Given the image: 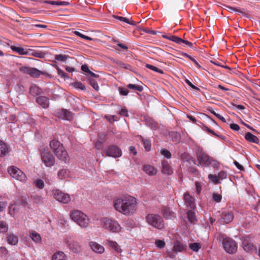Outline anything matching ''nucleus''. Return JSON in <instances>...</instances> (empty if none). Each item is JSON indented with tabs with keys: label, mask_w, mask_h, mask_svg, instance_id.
Masks as SVG:
<instances>
[{
	"label": "nucleus",
	"mask_w": 260,
	"mask_h": 260,
	"mask_svg": "<svg viewBox=\"0 0 260 260\" xmlns=\"http://www.w3.org/2000/svg\"><path fill=\"white\" fill-rule=\"evenodd\" d=\"M137 199L129 195L120 196L113 201L114 209L125 215L133 214L137 210Z\"/></svg>",
	"instance_id": "nucleus-1"
},
{
	"label": "nucleus",
	"mask_w": 260,
	"mask_h": 260,
	"mask_svg": "<svg viewBox=\"0 0 260 260\" xmlns=\"http://www.w3.org/2000/svg\"><path fill=\"white\" fill-rule=\"evenodd\" d=\"M50 147L56 157L60 160L66 162L69 160V155L63 145L56 140L50 142Z\"/></svg>",
	"instance_id": "nucleus-2"
},
{
	"label": "nucleus",
	"mask_w": 260,
	"mask_h": 260,
	"mask_svg": "<svg viewBox=\"0 0 260 260\" xmlns=\"http://www.w3.org/2000/svg\"><path fill=\"white\" fill-rule=\"evenodd\" d=\"M100 224L104 229L112 233H119L121 227L116 220L108 217H103L100 219Z\"/></svg>",
	"instance_id": "nucleus-3"
},
{
	"label": "nucleus",
	"mask_w": 260,
	"mask_h": 260,
	"mask_svg": "<svg viewBox=\"0 0 260 260\" xmlns=\"http://www.w3.org/2000/svg\"><path fill=\"white\" fill-rule=\"evenodd\" d=\"M196 155L197 161L201 166L207 167L210 165L212 166L216 165V161L204 152L202 148L199 147L197 149Z\"/></svg>",
	"instance_id": "nucleus-4"
},
{
	"label": "nucleus",
	"mask_w": 260,
	"mask_h": 260,
	"mask_svg": "<svg viewBox=\"0 0 260 260\" xmlns=\"http://www.w3.org/2000/svg\"><path fill=\"white\" fill-rule=\"evenodd\" d=\"M70 217L81 228H85L89 225V218L86 214L79 210H76L72 211L70 213Z\"/></svg>",
	"instance_id": "nucleus-5"
},
{
	"label": "nucleus",
	"mask_w": 260,
	"mask_h": 260,
	"mask_svg": "<svg viewBox=\"0 0 260 260\" xmlns=\"http://www.w3.org/2000/svg\"><path fill=\"white\" fill-rule=\"evenodd\" d=\"M147 223L153 228L162 230L165 227L163 218L157 214H148L146 217Z\"/></svg>",
	"instance_id": "nucleus-6"
},
{
	"label": "nucleus",
	"mask_w": 260,
	"mask_h": 260,
	"mask_svg": "<svg viewBox=\"0 0 260 260\" xmlns=\"http://www.w3.org/2000/svg\"><path fill=\"white\" fill-rule=\"evenodd\" d=\"M41 159L46 167L50 168L55 163V158L48 148H45L41 151Z\"/></svg>",
	"instance_id": "nucleus-7"
},
{
	"label": "nucleus",
	"mask_w": 260,
	"mask_h": 260,
	"mask_svg": "<svg viewBox=\"0 0 260 260\" xmlns=\"http://www.w3.org/2000/svg\"><path fill=\"white\" fill-rule=\"evenodd\" d=\"M222 244L224 250L226 252L233 254L237 250V244L232 239L226 238L223 239Z\"/></svg>",
	"instance_id": "nucleus-8"
},
{
	"label": "nucleus",
	"mask_w": 260,
	"mask_h": 260,
	"mask_svg": "<svg viewBox=\"0 0 260 260\" xmlns=\"http://www.w3.org/2000/svg\"><path fill=\"white\" fill-rule=\"evenodd\" d=\"M8 171L11 176L20 181H25L26 180V176L25 174L19 168L11 166L8 168Z\"/></svg>",
	"instance_id": "nucleus-9"
},
{
	"label": "nucleus",
	"mask_w": 260,
	"mask_h": 260,
	"mask_svg": "<svg viewBox=\"0 0 260 260\" xmlns=\"http://www.w3.org/2000/svg\"><path fill=\"white\" fill-rule=\"evenodd\" d=\"M54 199L63 204H68L71 201V197L68 193L62 192L59 189H53L52 191Z\"/></svg>",
	"instance_id": "nucleus-10"
},
{
	"label": "nucleus",
	"mask_w": 260,
	"mask_h": 260,
	"mask_svg": "<svg viewBox=\"0 0 260 260\" xmlns=\"http://www.w3.org/2000/svg\"><path fill=\"white\" fill-rule=\"evenodd\" d=\"M106 154L108 156L116 158L121 156L122 152L118 147L111 145L106 149Z\"/></svg>",
	"instance_id": "nucleus-11"
},
{
	"label": "nucleus",
	"mask_w": 260,
	"mask_h": 260,
	"mask_svg": "<svg viewBox=\"0 0 260 260\" xmlns=\"http://www.w3.org/2000/svg\"><path fill=\"white\" fill-rule=\"evenodd\" d=\"M20 71L23 73L28 74L32 77H39L41 74V72L36 68H29L23 66L20 68Z\"/></svg>",
	"instance_id": "nucleus-12"
},
{
	"label": "nucleus",
	"mask_w": 260,
	"mask_h": 260,
	"mask_svg": "<svg viewBox=\"0 0 260 260\" xmlns=\"http://www.w3.org/2000/svg\"><path fill=\"white\" fill-rule=\"evenodd\" d=\"M219 221L222 224H228L231 222L234 218V214L231 211H223L220 215Z\"/></svg>",
	"instance_id": "nucleus-13"
},
{
	"label": "nucleus",
	"mask_w": 260,
	"mask_h": 260,
	"mask_svg": "<svg viewBox=\"0 0 260 260\" xmlns=\"http://www.w3.org/2000/svg\"><path fill=\"white\" fill-rule=\"evenodd\" d=\"M57 115L58 118L63 120L70 121L73 119L72 113L66 109H63L58 110L57 112Z\"/></svg>",
	"instance_id": "nucleus-14"
},
{
	"label": "nucleus",
	"mask_w": 260,
	"mask_h": 260,
	"mask_svg": "<svg viewBox=\"0 0 260 260\" xmlns=\"http://www.w3.org/2000/svg\"><path fill=\"white\" fill-rule=\"evenodd\" d=\"M183 200L185 205L189 207L190 209H193L196 207L195 199L191 196L188 192L184 194Z\"/></svg>",
	"instance_id": "nucleus-15"
},
{
	"label": "nucleus",
	"mask_w": 260,
	"mask_h": 260,
	"mask_svg": "<svg viewBox=\"0 0 260 260\" xmlns=\"http://www.w3.org/2000/svg\"><path fill=\"white\" fill-rule=\"evenodd\" d=\"M36 102L43 108H47L49 105V99L45 96L37 97Z\"/></svg>",
	"instance_id": "nucleus-16"
},
{
	"label": "nucleus",
	"mask_w": 260,
	"mask_h": 260,
	"mask_svg": "<svg viewBox=\"0 0 260 260\" xmlns=\"http://www.w3.org/2000/svg\"><path fill=\"white\" fill-rule=\"evenodd\" d=\"M89 245L91 249L95 252L101 254L104 253L105 251L104 247L95 242H90Z\"/></svg>",
	"instance_id": "nucleus-17"
},
{
	"label": "nucleus",
	"mask_w": 260,
	"mask_h": 260,
	"mask_svg": "<svg viewBox=\"0 0 260 260\" xmlns=\"http://www.w3.org/2000/svg\"><path fill=\"white\" fill-rule=\"evenodd\" d=\"M250 238L249 237H244L243 238L242 244L244 249L248 252L254 249L253 244L249 242Z\"/></svg>",
	"instance_id": "nucleus-18"
},
{
	"label": "nucleus",
	"mask_w": 260,
	"mask_h": 260,
	"mask_svg": "<svg viewBox=\"0 0 260 260\" xmlns=\"http://www.w3.org/2000/svg\"><path fill=\"white\" fill-rule=\"evenodd\" d=\"M162 170L161 172L163 174L167 175H171L173 173V170L171 167L170 166L168 161L164 160L161 162Z\"/></svg>",
	"instance_id": "nucleus-19"
},
{
	"label": "nucleus",
	"mask_w": 260,
	"mask_h": 260,
	"mask_svg": "<svg viewBox=\"0 0 260 260\" xmlns=\"http://www.w3.org/2000/svg\"><path fill=\"white\" fill-rule=\"evenodd\" d=\"M186 245L185 244L180 242L179 241H175L174 242L173 249L176 252H182L186 250Z\"/></svg>",
	"instance_id": "nucleus-20"
},
{
	"label": "nucleus",
	"mask_w": 260,
	"mask_h": 260,
	"mask_svg": "<svg viewBox=\"0 0 260 260\" xmlns=\"http://www.w3.org/2000/svg\"><path fill=\"white\" fill-rule=\"evenodd\" d=\"M244 137L245 140L248 142L255 144H258L259 143V139L258 138L252 135L250 132L246 133Z\"/></svg>",
	"instance_id": "nucleus-21"
},
{
	"label": "nucleus",
	"mask_w": 260,
	"mask_h": 260,
	"mask_svg": "<svg viewBox=\"0 0 260 260\" xmlns=\"http://www.w3.org/2000/svg\"><path fill=\"white\" fill-rule=\"evenodd\" d=\"M105 243L113 249L116 252L120 253L122 251L119 245L115 241L107 240L105 241Z\"/></svg>",
	"instance_id": "nucleus-22"
},
{
	"label": "nucleus",
	"mask_w": 260,
	"mask_h": 260,
	"mask_svg": "<svg viewBox=\"0 0 260 260\" xmlns=\"http://www.w3.org/2000/svg\"><path fill=\"white\" fill-rule=\"evenodd\" d=\"M69 248L73 252H79L81 250V247L79 243L77 241H72L69 243Z\"/></svg>",
	"instance_id": "nucleus-23"
},
{
	"label": "nucleus",
	"mask_w": 260,
	"mask_h": 260,
	"mask_svg": "<svg viewBox=\"0 0 260 260\" xmlns=\"http://www.w3.org/2000/svg\"><path fill=\"white\" fill-rule=\"evenodd\" d=\"M143 171L148 175L152 176L156 174L157 171L153 166L149 165H145L143 167Z\"/></svg>",
	"instance_id": "nucleus-24"
},
{
	"label": "nucleus",
	"mask_w": 260,
	"mask_h": 260,
	"mask_svg": "<svg viewBox=\"0 0 260 260\" xmlns=\"http://www.w3.org/2000/svg\"><path fill=\"white\" fill-rule=\"evenodd\" d=\"M11 49L15 52H16L20 55H27L30 54L29 52H28V49H24L19 47H16L15 46H11Z\"/></svg>",
	"instance_id": "nucleus-25"
},
{
	"label": "nucleus",
	"mask_w": 260,
	"mask_h": 260,
	"mask_svg": "<svg viewBox=\"0 0 260 260\" xmlns=\"http://www.w3.org/2000/svg\"><path fill=\"white\" fill-rule=\"evenodd\" d=\"M66 255L62 251L55 252L52 256V260H67Z\"/></svg>",
	"instance_id": "nucleus-26"
},
{
	"label": "nucleus",
	"mask_w": 260,
	"mask_h": 260,
	"mask_svg": "<svg viewBox=\"0 0 260 260\" xmlns=\"http://www.w3.org/2000/svg\"><path fill=\"white\" fill-rule=\"evenodd\" d=\"M8 148L6 144L0 140V157H3L8 153Z\"/></svg>",
	"instance_id": "nucleus-27"
},
{
	"label": "nucleus",
	"mask_w": 260,
	"mask_h": 260,
	"mask_svg": "<svg viewBox=\"0 0 260 260\" xmlns=\"http://www.w3.org/2000/svg\"><path fill=\"white\" fill-rule=\"evenodd\" d=\"M19 206L16 203L12 204L9 207V213L11 216H13L15 213L18 212Z\"/></svg>",
	"instance_id": "nucleus-28"
},
{
	"label": "nucleus",
	"mask_w": 260,
	"mask_h": 260,
	"mask_svg": "<svg viewBox=\"0 0 260 260\" xmlns=\"http://www.w3.org/2000/svg\"><path fill=\"white\" fill-rule=\"evenodd\" d=\"M7 241L9 244L15 245L18 243V238L17 236H15L14 234H9L7 236Z\"/></svg>",
	"instance_id": "nucleus-29"
},
{
	"label": "nucleus",
	"mask_w": 260,
	"mask_h": 260,
	"mask_svg": "<svg viewBox=\"0 0 260 260\" xmlns=\"http://www.w3.org/2000/svg\"><path fill=\"white\" fill-rule=\"evenodd\" d=\"M29 236L32 239V240L36 243H40L41 241V237L40 234L36 232H30Z\"/></svg>",
	"instance_id": "nucleus-30"
},
{
	"label": "nucleus",
	"mask_w": 260,
	"mask_h": 260,
	"mask_svg": "<svg viewBox=\"0 0 260 260\" xmlns=\"http://www.w3.org/2000/svg\"><path fill=\"white\" fill-rule=\"evenodd\" d=\"M29 92L32 95H36L40 94L42 91L38 86L34 85L30 86L29 88Z\"/></svg>",
	"instance_id": "nucleus-31"
},
{
	"label": "nucleus",
	"mask_w": 260,
	"mask_h": 260,
	"mask_svg": "<svg viewBox=\"0 0 260 260\" xmlns=\"http://www.w3.org/2000/svg\"><path fill=\"white\" fill-rule=\"evenodd\" d=\"M169 136L171 138L172 141L176 143H179L180 141V136L176 132H172L170 133Z\"/></svg>",
	"instance_id": "nucleus-32"
},
{
	"label": "nucleus",
	"mask_w": 260,
	"mask_h": 260,
	"mask_svg": "<svg viewBox=\"0 0 260 260\" xmlns=\"http://www.w3.org/2000/svg\"><path fill=\"white\" fill-rule=\"evenodd\" d=\"M69 173L70 172L68 170L62 169L58 172V176L59 179H63L69 175Z\"/></svg>",
	"instance_id": "nucleus-33"
},
{
	"label": "nucleus",
	"mask_w": 260,
	"mask_h": 260,
	"mask_svg": "<svg viewBox=\"0 0 260 260\" xmlns=\"http://www.w3.org/2000/svg\"><path fill=\"white\" fill-rule=\"evenodd\" d=\"M164 215L168 218H170L174 216V213L170 210L167 207H165L162 210Z\"/></svg>",
	"instance_id": "nucleus-34"
},
{
	"label": "nucleus",
	"mask_w": 260,
	"mask_h": 260,
	"mask_svg": "<svg viewBox=\"0 0 260 260\" xmlns=\"http://www.w3.org/2000/svg\"><path fill=\"white\" fill-rule=\"evenodd\" d=\"M28 52L30 53L28 55H31L36 57L43 58L44 57L43 53L40 51H37L32 49H28Z\"/></svg>",
	"instance_id": "nucleus-35"
},
{
	"label": "nucleus",
	"mask_w": 260,
	"mask_h": 260,
	"mask_svg": "<svg viewBox=\"0 0 260 260\" xmlns=\"http://www.w3.org/2000/svg\"><path fill=\"white\" fill-rule=\"evenodd\" d=\"M164 38L169 39V40H171L178 44H181V41H182V39L181 38L174 36H171L170 37L164 36Z\"/></svg>",
	"instance_id": "nucleus-36"
},
{
	"label": "nucleus",
	"mask_w": 260,
	"mask_h": 260,
	"mask_svg": "<svg viewBox=\"0 0 260 260\" xmlns=\"http://www.w3.org/2000/svg\"><path fill=\"white\" fill-rule=\"evenodd\" d=\"M127 87L128 89L136 90L139 91H142L143 90V86L139 85L129 84L127 85Z\"/></svg>",
	"instance_id": "nucleus-37"
},
{
	"label": "nucleus",
	"mask_w": 260,
	"mask_h": 260,
	"mask_svg": "<svg viewBox=\"0 0 260 260\" xmlns=\"http://www.w3.org/2000/svg\"><path fill=\"white\" fill-rule=\"evenodd\" d=\"M187 214L188 220L190 222V223H194L196 220V215L194 212L191 211H188L187 213Z\"/></svg>",
	"instance_id": "nucleus-38"
},
{
	"label": "nucleus",
	"mask_w": 260,
	"mask_h": 260,
	"mask_svg": "<svg viewBox=\"0 0 260 260\" xmlns=\"http://www.w3.org/2000/svg\"><path fill=\"white\" fill-rule=\"evenodd\" d=\"M8 225L6 222L0 221V233H4L8 231Z\"/></svg>",
	"instance_id": "nucleus-39"
},
{
	"label": "nucleus",
	"mask_w": 260,
	"mask_h": 260,
	"mask_svg": "<svg viewBox=\"0 0 260 260\" xmlns=\"http://www.w3.org/2000/svg\"><path fill=\"white\" fill-rule=\"evenodd\" d=\"M72 85L76 89H79L82 90H85L86 87L80 82H75L72 83Z\"/></svg>",
	"instance_id": "nucleus-40"
},
{
	"label": "nucleus",
	"mask_w": 260,
	"mask_h": 260,
	"mask_svg": "<svg viewBox=\"0 0 260 260\" xmlns=\"http://www.w3.org/2000/svg\"><path fill=\"white\" fill-rule=\"evenodd\" d=\"M181 158L183 161L188 162L189 164L191 162H193V160L191 159V156L186 153H184L181 154Z\"/></svg>",
	"instance_id": "nucleus-41"
},
{
	"label": "nucleus",
	"mask_w": 260,
	"mask_h": 260,
	"mask_svg": "<svg viewBox=\"0 0 260 260\" xmlns=\"http://www.w3.org/2000/svg\"><path fill=\"white\" fill-rule=\"evenodd\" d=\"M189 248L193 251L197 252L201 248V245L199 243L189 244Z\"/></svg>",
	"instance_id": "nucleus-42"
},
{
	"label": "nucleus",
	"mask_w": 260,
	"mask_h": 260,
	"mask_svg": "<svg viewBox=\"0 0 260 260\" xmlns=\"http://www.w3.org/2000/svg\"><path fill=\"white\" fill-rule=\"evenodd\" d=\"M146 67L151 70H152L153 71H155L157 73H160V74H164V72L162 70L156 68L155 66H153L152 65L149 64H146Z\"/></svg>",
	"instance_id": "nucleus-43"
},
{
	"label": "nucleus",
	"mask_w": 260,
	"mask_h": 260,
	"mask_svg": "<svg viewBox=\"0 0 260 260\" xmlns=\"http://www.w3.org/2000/svg\"><path fill=\"white\" fill-rule=\"evenodd\" d=\"M69 57L68 55H63V54H58L56 55L55 56V59L59 61L64 62L66 61L67 58Z\"/></svg>",
	"instance_id": "nucleus-44"
},
{
	"label": "nucleus",
	"mask_w": 260,
	"mask_h": 260,
	"mask_svg": "<svg viewBox=\"0 0 260 260\" xmlns=\"http://www.w3.org/2000/svg\"><path fill=\"white\" fill-rule=\"evenodd\" d=\"M143 146L147 151H149L151 149V143L149 140H144L142 139Z\"/></svg>",
	"instance_id": "nucleus-45"
},
{
	"label": "nucleus",
	"mask_w": 260,
	"mask_h": 260,
	"mask_svg": "<svg viewBox=\"0 0 260 260\" xmlns=\"http://www.w3.org/2000/svg\"><path fill=\"white\" fill-rule=\"evenodd\" d=\"M208 177L215 184H217L220 183V180L219 179L218 175L217 176L216 175L209 174V176H208Z\"/></svg>",
	"instance_id": "nucleus-46"
},
{
	"label": "nucleus",
	"mask_w": 260,
	"mask_h": 260,
	"mask_svg": "<svg viewBox=\"0 0 260 260\" xmlns=\"http://www.w3.org/2000/svg\"><path fill=\"white\" fill-rule=\"evenodd\" d=\"M34 183L36 186L40 189H43L44 187V181L41 179H37L35 182Z\"/></svg>",
	"instance_id": "nucleus-47"
},
{
	"label": "nucleus",
	"mask_w": 260,
	"mask_h": 260,
	"mask_svg": "<svg viewBox=\"0 0 260 260\" xmlns=\"http://www.w3.org/2000/svg\"><path fill=\"white\" fill-rule=\"evenodd\" d=\"M114 17L116 19H118V20H119L120 21L125 22H126L127 24H132V25H135V22L133 21L132 22H131L125 17H121V16H114Z\"/></svg>",
	"instance_id": "nucleus-48"
},
{
	"label": "nucleus",
	"mask_w": 260,
	"mask_h": 260,
	"mask_svg": "<svg viewBox=\"0 0 260 260\" xmlns=\"http://www.w3.org/2000/svg\"><path fill=\"white\" fill-rule=\"evenodd\" d=\"M119 92L121 95L126 96L127 95L129 91L127 89L122 87H119L118 89Z\"/></svg>",
	"instance_id": "nucleus-49"
},
{
	"label": "nucleus",
	"mask_w": 260,
	"mask_h": 260,
	"mask_svg": "<svg viewBox=\"0 0 260 260\" xmlns=\"http://www.w3.org/2000/svg\"><path fill=\"white\" fill-rule=\"evenodd\" d=\"M213 200L217 203L221 202L222 199V196L221 194L217 193H213L212 194Z\"/></svg>",
	"instance_id": "nucleus-50"
},
{
	"label": "nucleus",
	"mask_w": 260,
	"mask_h": 260,
	"mask_svg": "<svg viewBox=\"0 0 260 260\" xmlns=\"http://www.w3.org/2000/svg\"><path fill=\"white\" fill-rule=\"evenodd\" d=\"M117 63L118 65V66L121 68H123L128 70H132V66L129 64H126L122 62H118Z\"/></svg>",
	"instance_id": "nucleus-51"
},
{
	"label": "nucleus",
	"mask_w": 260,
	"mask_h": 260,
	"mask_svg": "<svg viewBox=\"0 0 260 260\" xmlns=\"http://www.w3.org/2000/svg\"><path fill=\"white\" fill-rule=\"evenodd\" d=\"M155 243V245L157 246V247L159 249H161V248H164L165 246V242L163 240H156Z\"/></svg>",
	"instance_id": "nucleus-52"
},
{
	"label": "nucleus",
	"mask_w": 260,
	"mask_h": 260,
	"mask_svg": "<svg viewBox=\"0 0 260 260\" xmlns=\"http://www.w3.org/2000/svg\"><path fill=\"white\" fill-rule=\"evenodd\" d=\"M161 154L168 159L170 158L172 156L171 152L167 149H162L161 151Z\"/></svg>",
	"instance_id": "nucleus-53"
},
{
	"label": "nucleus",
	"mask_w": 260,
	"mask_h": 260,
	"mask_svg": "<svg viewBox=\"0 0 260 260\" xmlns=\"http://www.w3.org/2000/svg\"><path fill=\"white\" fill-rule=\"evenodd\" d=\"M210 112L213 114V115H214L216 117H217L218 119H219L220 120H221L222 122H226V120L221 115H220V114L217 113L215 112V111L213 110H210Z\"/></svg>",
	"instance_id": "nucleus-54"
},
{
	"label": "nucleus",
	"mask_w": 260,
	"mask_h": 260,
	"mask_svg": "<svg viewBox=\"0 0 260 260\" xmlns=\"http://www.w3.org/2000/svg\"><path fill=\"white\" fill-rule=\"evenodd\" d=\"M90 84L92 86V87L96 91H98L99 89V86L98 84L93 79H89Z\"/></svg>",
	"instance_id": "nucleus-55"
},
{
	"label": "nucleus",
	"mask_w": 260,
	"mask_h": 260,
	"mask_svg": "<svg viewBox=\"0 0 260 260\" xmlns=\"http://www.w3.org/2000/svg\"><path fill=\"white\" fill-rule=\"evenodd\" d=\"M218 177L219 178V180H223L226 178L227 173L225 171H221L220 172H219L218 174Z\"/></svg>",
	"instance_id": "nucleus-56"
},
{
	"label": "nucleus",
	"mask_w": 260,
	"mask_h": 260,
	"mask_svg": "<svg viewBox=\"0 0 260 260\" xmlns=\"http://www.w3.org/2000/svg\"><path fill=\"white\" fill-rule=\"evenodd\" d=\"M75 34L77 36H79V37H81V38H82L83 39H86L87 40H92V38H91L90 37H89L88 36H85V35H83L82 34L80 33L79 31H75Z\"/></svg>",
	"instance_id": "nucleus-57"
},
{
	"label": "nucleus",
	"mask_w": 260,
	"mask_h": 260,
	"mask_svg": "<svg viewBox=\"0 0 260 260\" xmlns=\"http://www.w3.org/2000/svg\"><path fill=\"white\" fill-rule=\"evenodd\" d=\"M230 127L233 131H238L240 129V126L236 123L230 124Z\"/></svg>",
	"instance_id": "nucleus-58"
},
{
	"label": "nucleus",
	"mask_w": 260,
	"mask_h": 260,
	"mask_svg": "<svg viewBox=\"0 0 260 260\" xmlns=\"http://www.w3.org/2000/svg\"><path fill=\"white\" fill-rule=\"evenodd\" d=\"M196 192L198 194H200L202 190V186L201 183L199 182H196Z\"/></svg>",
	"instance_id": "nucleus-59"
},
{
	"label": "nucleus",
	"mask_w": 260,
	"mask_h": 260,
	"mask_svg": "<svg viewBox=\"0 0 260 260\" xmlns=\"http://www.w3.org/2000/svg\"><path fill=\"white\" fill-rule=\"evenodd\" d=\"M8 253V250L5 247H0V255L5 256Z\"/></svg>",
	"instance_id": "nucleus-60"
},
{
	"label": "nucleus",
	"mask_w": 260,
	"mask_h": 260,
	"mask_svg": "<svg viewBox=\"0 0 260 260\" xmlns=\"http://www.w3.org/2000/svg\"><path fill=\"white\" fill-rule=\"evenodd\" d=\"M7 203L5 202H0V212L3 211L6 208Z\"/></svg>",
	"instance_id": "nucleus-61"
},
{
	"label": "nucleus",
	"mask_w": 260,
	"mask_h": 260,
	"mask_svg": "<svg viewBox=\"0 0 260 260\" xmlns=\"http://www.w3.org/2000/svg\"><path fill=\"white\" fill-rule=\"evenodd\" d=\"M119 114L123 116H126V117H127L128 116V111L126 109H122L120 112H119Z\"/></svg>",
	"instance_id": "nucleus-62"
},
{
	"label": "nucleus",
	"mask_w": 260,
	"mask_h": 260,
	"mask_svg": "<svg viewBox=\"0 0 260 260\" xmlns=\"http://www.w3.org/2000/svg\"><path fill=\"white\" fill-rule=\"evenodd\" d=\"M19 202L20 204L23 205V206H25L27 205V201L26 199L24 198H21L19 199Z\"/></svg>",
	"instance_id": "nucleus-63"
},
{
	"label": "nucleus",
	"mask_w": 260,
	"mask_h": 260,
	"mask_svg": "<svg viewBox=\"0 0 260 260\" xmlns=\"http://www.w3.org/2000/svg\"><path fill=\"white\" fill-rule=\"evenodd\" d=\"M81 70L86 73H88L90 71L89 69V68L87 65L83 64L81 66Z\"/></svg>",
	"instance_id": "nucleus-64"
}]
</instances>
